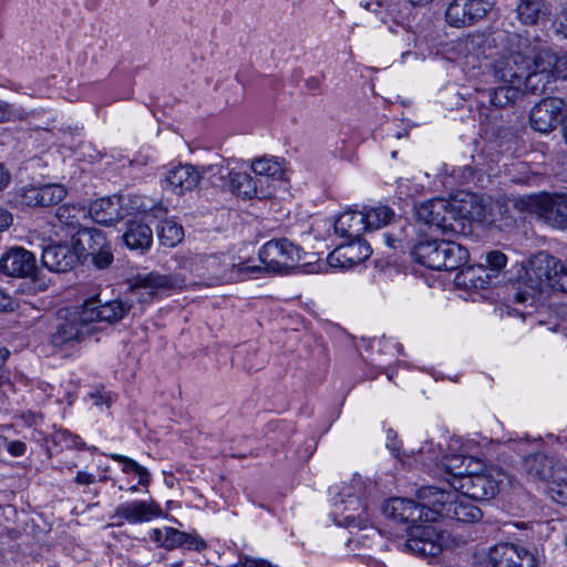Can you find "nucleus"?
I'll list each match as a JSON object with an SVG mask.
<instances>
[{
  "instance_id": "f8f14e48",
  "label": "nucleus",
  "mask_w": 567,
  "mask_h": 567,
  "mask_svg": "<svg viewBox=\"0 0 567 567\" xmlns=\"http://www.w3.org/2000/svg\"><path fill=\"white\" fill-rule=\"evenodd\" d=\"M166 214V210L156 207L150 213H137L135 218L126 221V230L123 234L125 245L130 249L147 250L153 243V233L150 224Z\"/></svg>"
},
{
  "instance_id": "79ce46f5",
  "label": "nucleus",
  "mask_w": 567,
  "mask_h": 567,
  "mask_svg": "<svg viewBox=\"0 0 567 567\" xmlns=\"http://www.w3.org/2000/svg\"><path fill=\"white\" fill-rule=\"evenodd\" d=\"M475 174L476 171L472 166L464 165L460 167H454L451 171L450 176L455 183L463 185L474 182Z\"/></svg>"
},
{
  "instance_id": "4d7b16f0",
  "label": "nucleus",
  "mask_w": 567,
  "mask_h": 567,
  "mask_svg": "<svg viewBox=\"0 0 567 567\" xmlns=\"http://www.w3.org/2000/svg\"><path fill=\"white\" fill-rule=\"evenodd\" d=\"M136 474L138 475V483L142 486H148L150 485L151 475H150L148 471L145 467L141 466L140 470L136 472Z\"/></svg>"
},
{
  "instance_id": "de8ad7c7",
  "label": "nucleus",
  "mask_w": 567,
  "mask_h": 567,
  "mask_svg": "<svg viewBox=\"0 0 567 567\" xmlns=\"http://www.w3.org/2000/svg\"><path fill=\"white\" fill-rule=\"evenodd\" d=\"M111 458L116 461V462L123 463V468L122 470H123L124 473H130V472L136 473L140 470V467L142 466L137 462H135L134 460L128 458V457H126L124 455L112 454Z\"/></svg>"
},
{
  "instance_id": "f3484780",
  "label": "nucleus",
  "mask_w": 567,
  "mask_h": 567,
  "mask_svg": "<svg viewBox=\"0 0 567 567\" xmlns=\"http://www.w3.org/2000/svg\"><path fill=\"white\" fill-rule=\"evenodd\" d=\"M491 9L486 0H452L445 11L450 25L460 28L473 24L482 19Z\"/></svg>"
},
{
  "instance_id": "a19ab883",
  "label": "nucleus",
  "mask_w": 567,
  "mask_h": 567,
  "mask_svg": "<svg viewBox=\"0 0 567 567\" xmlns=\"http://www.w3.org/2000/svg\"><path fill=\"white\" fill-rule=\"evenodd\" d=\"M39 188L42 207L55 205L66 196L65 187L60 184L44 185Z\"/></svg>"
},
{
  "instance_id": "3c124183",
  "label": "nucleus",
  "mask_w": 567,
  "mask_h": 567,
  "mask_svg": "<svg viewBox=\"0 0 567 567\" xmlns=\"http://www.w3.org/2000/svg\"><path fill=\"white\" fill-rule=\"evenodd\" d=\"M12 214L6 208L0 207V231L8 229L12 224Z\"/></svg>"
},
{
  "instance_id": "e433bc0d",
  "label": "nucleus",
  "mask_w": 567,
  "mask_h": 567,
  "mask_svg": "<svg viewBox=\"0 0 567 567\" xmlns=\"http://www.w3.org/2000/svg\"><path fill=\"white\" fill-rule=\"evenodd\" d=\"M159 244L167 248L177 246L184 239V228L171 219H163L156 225Z\"/></svg>"
},
{
  "instance_id": "2f4dec72",
  "label": "nucleus",
  "mask_w": 567,
  "mask_h": 567,
  "mask_svg": "<svg viewBox=\"0 0 567 567\" xmlns=\"http://www.w3.org/2000/svg\"><path fill=\"white\" fill-rule=\"evenodd\" d=\"M218 272L220 284H230L250 277H258L261 275V269L259 266L235 264L224 260L223 262H218Z\"/></svg>"
},
{
  "instance_id": "6ab92c4d",
  "label": "nucleus",
  "mask_w": 567,
  "mask_h": 567,
  "mask_svg": "<svg viewBox=\"0 0 567 567\" xmlns=\"http://www.w3.org/2000/svg\"><path fill=\"white\" fill-rule=\"evenodd\" d=\"M565 103L558 97H546L530 111V125L540 133L551 132L560 122Z\"/></svg>"
},
{
  "instance_id": "e2e57ef3",
  "label": "nucleus",
  "mask_w": 567,
  "mask_h": 567,
  "mask_svg": "<svg viewBox=\"0 0 567 567\" xmlns=\"http://www.w3.org/2000/svg\"><path fill=\"white\" fill-rule=\"evenodd\" d=\"M432 1L433 0H409L413 6H423Z\"/></svg>"
},
{
  "instance_id": "c03bdc74",
  "label": "nucleus",
  "mask_w": 567,
  "mask_h": 567,
  "mask_svg": "<svg viewBox=\"0 0 567 567\" xmlns=\"http://www.w3.org/2000/svg\"><path fill=\"white\" fill-rule=\"evenodd\" d=\"M92 261L99 269L107 268L113 261V254L111 251V246L109 243L105 244L99 252L93 254Z\"/></svg>"
},
{
  "instance_id": "a18cd8bd",
  "label": "nucleus",
  "mask_w": 567,
  "mask_h": 567,
  "mask_svg": "<svg viewBox=\"0 0 567 567\" xmlns=\"http://www.w3.org/2000/svg\"><path fill=\"white\" fill-rule=\"evenodd\" d=\"M22 204L30 207H42V202H40V188L39 187H28L22 189L21 194Z\"/></svg>"
},
{
  "instance_id": "cd10ccee",
  "label": "nucleus",
  "mask_w": 567,
  "mask_h": 567,
  "mask_svg": "<svg viewBox=\"0 0 567 567\" xmlns=\"http://www.w3.org/2000/svg\"><path fill=\"white\" fill-rule=\"evenodd\" d=\"M340 503L343 506L342 513L344 514V519L347 520L349 526H357L362 528L368 524V505L363 503L360 496L352 497V493L349 491H341Z\"/></svg>"
},
{
  "instance_id": "dca6fc26",
  "label": "nucleus",
  "mask_w": 567,
  "mask_h": 567,
  "mask_svg": "<svg viewBox=\"0 0 567 567\" xmlns=\"http://www.w3.org/2000/svg\"><path fill=\"white\" fill-rule=\"evenodd\" d=\"M491 567H537L535 555L524 546L514 543H501L487 554Z\"/></svg>"
},
{
  "instance_id": "774afa93",
  "label": "nucleus",
  "mask_w": 567,
  "mask_h": 567,
  "mask_svg": "<svg viewBox=\"0 0 567 567\" xmlns=\"http://www.w3.org/2000/svg\"><path fill=\"white\" fill-rule=\"evenodd\" d=\"M130 491H131L132 493H135V492L137 491V486H136V485H134V486L130 487Z\"/></svg>"
},
{
  "instance_id": "423d86ee",
  "label": "nucleus",
  "mask_w": 567,
  "mask_h": 567,
  "mask_svg": "<svg viewBox=\"0 0 567 567\" xmlns=\"http://www.w3.org/2000/svg\"><path fill=\"white\" fill-rule=\"evenodd\" d=\"M519 210L536 213L553 227L565 229L567 223V196L565 194H536L513 199Z\"/></svg>"
},
{
  "instance_id": "a211bd4d",
  "label": "nucleus",
  "mask_w": 567,
  "mask_h": 567,
  "mask_svg": "<svg viewBox=\"0 0 567 567\" xmlns=\"http://www.w3.org/2000/svg\"><path fill=\"white\" fill-rule=\"evenodd\" d=\"M0 270L7 276L34 278L38 271L34 255L22 248H10L0 259Z\"/></svg>"
},
{
  "instance_id": "4c0bfd02",
  "label": "nucleus",
  "mask_w": 567,
  "mask_h": 567,
  "mask_svg": "<svg viewBox=\"0 0 567 567\" xmlns=\"http://www.w3.org/2000/svg\"><path fill=\"white\" fill-rule=\"evenodd\" d=\"M251 169L255 173L256 177H252L254 179L262 178V188L267 192H270L268 187H265V184L268 185L271 177L276 175H281L282 167L280 164L268 157H260L255 159L251 163Z\"/></svg>"
},
{
  "instance_id": "680f3d73",
  "label": "nucleus",
  "mask_w": 567,
  "mask_h": 567,
  "mask_svg": "<svg viewBox=\"0 0 567 567\" xmlns=\"http://www.w3.org/2000/svg\"><path fill=\"white\" fill-rule=\"evenodd\" d=\"M384 236H385L386 245L389 247H395L396 239L393 236L389 235V234H385Z\"/></svg>"
},
{
  "instance_id": "b1692460",
  "label": "nucleus",
  "mask_w": 567,
  "mask_h": 567,
  "mask_svg": "<svg viewBox=\"0 0 567 567\" xmlns=\"http://www.w3.org/2000/svg\"><path fill=\"white\" fill-rule=\"evenodd\" d=\"M200 181V173L193 165L185 164L171 168L165 178L166 187L176 195L192 192Z\"/></svg>"
},
{
  "instance_id": "69168bd1",
  "label": "nucleus",
  "mask_w": 567,
  "mask_h": 567,
  "mask_svg": "<svg viewBox=\"0 0 567 567\" xmlns=\"http://www.w3.org/2000/svg\"><path fill=\"white\" fill-rule=\"evenodd\" d=\"M564 137H565V141L567 143V115H566V118H565V122H564Z\"/></svg>"
},
{
  "instance_id": "37998d69",
  "label": "nucleus",
  "mask_w": 567,
  "mask_h": 567,
  "mask_svg": "<svg viewBox=\"0 0 567 567\" xmlns=\"http://www.w3.org/2000/svg\"><path fill=\"white\" fill-rule=\"evenodd\" d=\"M486 264L489 270L499 272L507 264V257L499 250H492L486 254Z\"/></svg>"
},
{
  "instance_id": "f03ea898",
  "label": "nucleus",
  "mask_w": 567,
  "mask_h": 567,
  "mask_svg": "<svg viewBox=\"0 0 567 567\" xmlns=\"http://www.w3.org/2000/svg\"><path fill=\"white\" fill-rule=\"evenodd\" d=\"M511 42L516 47L497 58L492 65V74L497 83H512L523 86V78L530 69L534 49L528 38L514 34Z\"/></svg>"
},
{
  "instance_id": "0e129e2a",
  "label": "nucleus",
  "mask_w": 567,
  "mask_h": 567,
  "mask_svg": "<svg viewBox=\"0 0 567 567\" xmlns=\"http://www.w3.org/2000/svg\"><path fill=\"white\" fill-rule=\"evenodd\" d=\"M7 444V437L0 435V452L2 451V449H4Z\"/></svg>"
},
{
  "instance_id": "864d4df0",
  "label": "nucleus",
  "mask_w": 567,
  "mask_h": 567,
  "mask_svg": "<svg viewBox=\"0 0 567 567\" xmlns=\"http://www.w3.org/2000/svg\"><path fill=\"white\" fill-rule=\"evenodd\" d=\"M90 396L92 398L93 403L97 406L103 405V404H106V405L110 404V396L100 391L91 393Z\"/></svg>"
},
{
  "instance_id": "ddd939ff",
  "label": "nucleus",
  "mask_w": 567,
  "mask_h": 567,
  "mask_svg": "<svg viewBox=\"0 0 567 567\" xmlns=\"http://www.w3.org/2000/svg\"><path fill=\"white\" fill-rule=\"evenodd\" d=\"M450 485L473 501H488L498 492L499 481L492 473L482 472L457 474Z\"/></svg>"
},
{
  "instance_id": "ea45409f",
  "label": "nucleus",
  "mask_w": 567,
  "mask_h": 567,
  "mask_svg": "<svg viewBox=\"0 0 567 567\" xmlns=\"http://www.w3.org/2000/svg\"><path fill=\"white\" fill-rule=\"evenodd\" d=\"M363 216L368 230H372L388 225L393 219L394 212L388 206L379 205L363 212Z\"/></svg>"
},
{
  "instance_id": "6e6d98bb",
  "label": "nucleus",
  "mask_w": 567,
  "mask_h": 567,
  "mask_svg": "<svg viewBox=\"0 0 567 567\" xmlns=\"http://www.w3.org/2000/svg\"><path fill=\"white\" fill-rule=\"evenodd\" d=\"M9 350H7L6 348H0V383H2L7 379L4 373V363L9 357Z\"/></svg>"
},
{
  "instance_id": "39448f33",
  "label": "nucleus",
  "mask_w": 567,
  "mask_h": 567,
  "mask_svg": "<svg viewBox=\"0 0 567 567\" xmlns=\"http://www.w3.org/2000/svg\"><path fill=\"white\" fill-rule=\"evenodd\" d=\"M302 249L288 238H274L259 250L262 274H288L301 260Z\"/></svg>"
},
{
  "instance_id": "c9c22d12",
  "label": "nucleus",
  "mask_w": 567,
  "mask_h": 567,
  "mask_svg": "<svg viewBox=\"0 0 567 567\" xmlns=\"http://www.w3.org/2000/svg\"><path fill=\"white\" fill-rule=\"evenodd\" d=\"M55 217L61 226L78 231L83 228L82 220L86 218V210L80 205L65 204L56 208Z\"/></svg>"
},
{
  "instance_id": "f257e3e1",
  "label": "nucleus",
  "mask_w": 567,
  "mask_h": 567,
  "mask_svg": "<svg viewBox=\"0 0 567 567\" xmlns=\"http://www.w3.org/2000/svg\"><path fill=\"white\" fill-rule=\"evenodd\" d=\"M417 497L425 501L427 506H433L435 520L439 518L452 519L461 523H474L483 517L482 511L473 504V499L460 491L436 486H423L417 491Z\"/></svg>"
},
{
  "instance_id": "0eeeda50",
  "label": "nucleus",
  "mask_w": 567,
  "mask_h": 567,
  "mask_svg": "<svg viewBox=\"0 0 567 567\" xmlns=\"http://www.w3.org/2000/svg\"><path fill=\"white\" fill-rule=\"evenodd\" d=\"M455 210L451 202L437 198L422 203L416 209V217L420 221L434 227L443 235L465 234L461 219L454 217Z\"/></svg>"
},
{
  "instance_id": "5701e85b",
  "label": "nucleus",
  "mask_w": 567,
  "mask_h": 567,
  "mask_svg": "<svg viewBox=\"0 0 567 567\" xmlns=\"http://www.w3.org/2000/svg\"><path fill=\"white\" fill-rule=\"evenodd\" d=\"M162 515L159 505L154 501H134L118 505L114 518H122L131 524L150 522Z\"/></svg>"
},
{
  "instance_id": "2eb2a0df",
  "label": "nucleus",
  "mask_w": 567,
  "mask_h": 567,
  "mask_svg": "<svg viewBox=\"0 0 567 567\" xmlns=\"http://www.w3.org/2000/svg\"><path fill=\"white\" fill-rule=\"evenodd\" d=\"M443 535L431 525H414L408 530L404 547L421 557H435L443 549Z\"/></svg>"
},
{
  "instance_id": "1a4fd4ad",
  "label": "nucleus",
  "mask_w": 567,
  "mask_h": 567,
  "mask_svg": "<svg viewBox=\"0 0 567 567\" xmlns=\"http://www.w3.org/2000/svg\"><path fill=\"white\" fill-rule=\"evenodd\" d=\"M453 210H455L454 217L463 221L465 234L471 233V221L477 223H489L494 224L497 218L494 210L497 209L502 213L503 205L499 202L491 203L489 207L484 203L483 198L474 194H465L460 199L451 202Z\"/></svg>"
},
{
  "instance_id": "393cba45",
  "label": "nucleus",
  "mask_w": 567,
  "mask_h": 567,
  "mask_svg": "<svg viewBox=\"0 0 567 567\" xmlns=\"http://www.w3.org/2000/svg\"><path fill=\"white\" fill-rule=\"evenodd\" d=\"M89 214L95 223L111 226L124 218L125 210L122 207V198L113 196L94 200L90 205Z\"/></svg>"
},
{
  "instance_id": "6e6552de",
  "label": "nucleus",
  "mask_w": 567,
  "mask_h": 567,
  "mask_svg": "<svg viewBox=\"0 0 567 567\" xmlns=\"http://www.w3.org/2000/svg\"><path fill=\"white\" fill-rule=\"evenodd\" d=\"M530 69L523 78L524 89L533 94H542L557 78L555 69V53L545 48L533 47Z\"/></svg>"
},
{
  "instance_id": "473e14b6",
  "label": "nucleus",
  "mask_w": 567,
  "mask_h": 567,
  "mask_svg": "<svg viewBox=\"0 0 567 567\" xmlns=\"http://www.w3.org/2000/svg\"><path fill=\"white\" fill-rule=\"evenodd\" d=\"M163 547L166 549H174L177 547H185L187 549H195L200 551L206 548V543L190 534L181 532L173 527H164Z\"/></svg>"
},
{
  "instance_id": "412c9836",
  "label": "nucleus",
  "mask_w": 567,
  "mask_h": 567,
  "mask_svg": "<svg viewBox=\"0 0 567 567\" xmlns=\"http://www.w3.org/2000/svg\"><path fill=\"white\" fill-rule=\"evenodd\" d=\"M563 466L564 464L558 458L546 453L530 454L523 462V467L532 480L546 484Z\"/></svg>"
},
{
  "instance_id": "bb28decb",
  "label": "nucleus",
  "mask_w": 567,
  "mask_h": 567,
  "mask_svg": "<svg viewBox=\"0 0 567 567\" xmlns=\"http://www.w3.org/2000/svg\"><path fill=\"white\" fill-rule=\"evenodd\" d=\"M175 286V279L171 276L150 272L146 276L138 277L132 292L141 301L148 302L159 289H169Z\"/></svg>"
},
{
  "instance_id": "09e8293b",
  "label": "nucleus",
  "mask_w": 567,
  "mask_h": 567,
  "mask_svg": "<svg viewBox=\"0 0 567 567\" xmlns=\"http://www.w3.org/2000/svg\"><path fill=\"white\" fill-rule=\"evenodd\" d=\"M12 456H22L27 451V445L22 441H8L4 446Z\"/></svg>"
},
{
  "instance_id": "9d476101",
  "label": "nucleus",
  "mask_w": 567,
  "mask_h": 567,
  "mask_svg": "<svg viewBox=\"0 0 567 567\" xmlns=\"http://www.w3.org/2000/svg\"><path fill=\"white\" fill-rule=\"evenodd\" d=\"M94 331L95 328L90 324L87 318H84V311L81 307L69 312L65 318L60 319L51 333L50 340L54 347H69L82 342Z\"/></svg>"
},
{
  "instance_id": "338daca9",
  "label": "nucleus",
  "mask_w": 567,
  "mask_h": 567,
  "mask_svg": "<svg viewBox=\"0 0 567 567\" xmlns=\"http://www.w3.org/2000/svg\"><path fill=\"white\" fill-rule=\"evenodd\" d=\"M6 116V113L0 107V122Z\"/></svg>"
},
{
  "instance_id": "5fc2aeb1",
  "label": "nucleus",
  "mask_w": 567,
  "mask_h": 567,
  "mask_svg": "<svg viewBox=\"0 0 567 567\" xmlns=\"http://www.w3.org/2000/svg\"><path fill=\"white\" fill-rule=\"evenodd\" d=\"M12 298L2 290H0V311L12 310Z\"/></svg>"
},
{
  "instance_id": "603ef678",
  "label": "nucleus",
  "mask_w": 567,
  "mask_h": 567,
  "mask_svg": "<svg viewBox=\"0 0 567 567\" xmlns=\"http://www.w3.org/2000/svg\"><path fill=\"white\" fill-rule=\"evenodd\" d=\"M95 481V477L94 475L90 474V473H86V472H78L76 476H75V483L80 484V485H90L92 483H94Z\"/></svg>"
},
{
  "instance_id": "8fccbe9b",
  "label": "nucleus",
  "mask_w": 567,
  "mask_h": 567,
  "mask_svg": "<svg viewBox=\"0 0 567 567\" xmlns=\"http://www.w3.org/2000/svg\"><path fill=\"white\" fill-rule=\"evenodd\" d=\"M555 73L557 78L567 79V53L563 56H557L555 54Z\"/></svg>"
},
{
  "instance_id": "13d9d810",
  "label": "nucleus",
  "mask_w": 567,
  "mask_h": 567,
  "mask_svg": "<svg viewBox=\"0 0 567 567\" xmlns=\"http://www.w3.org/2000/svg\"><path fill=\"white\" fill-rule=\"evenodd\" d=\"M532 292L530 291H517L515 295H514V300L516 302H526L528 299H534V293L536 291H534L532 288H530Z\"/></svg>"
},
{
  "instance_id": "58836bf2",
  "label": "nucleus",
  "mask_w": 567,
  "mask_h": 567,
  "mask_svg": "<svg viewBox=\"0 0 567 567\" xmlns=\"http://www.w3.org/2000/svg\"><path fill=\"white\" fill-rule=\"evenodd\" d=\"M547 492L553 501L567 505V470L565 465L547 483Z\"/></svg>"
},
{
  "instance_id": "9b49d317",
  "label": "nucleus",
  "mask_w": 567,
  "mask_h": 567,
  "mask_svg": "<svg viewBox=\"0 0 567 567\" xmlns=\"http://www.w3.org/2000/svg\"><path fill=\"white\" fill-rule=\"evenodd\" d=\"M84 318L91 326L94 322H107L110 324L121 321L132 309V303L123 299L103 300L100 295L86 299L81 306Z\"/></svg>"
},
{
  "instance_id": "4be33fe9",
  "label": "nucleus",
  "mask_w": 567,
  "mask_h": 567,
  "mask_svg": "<svg viewBox=\"0 0 567 567\" xmlns=\"http://www.w3.org/2000/svg\"><path fill=\"white\" fill-rule=\"evenodd\" d=\"M78 261H80V258L75 249L66 244L49 245L42 251V264L50 271L66 272Z\"/></svg>"
},
{
  "instance_id": "052dcab7",
  "label": "nucleus",
  "mask_w": 567,
  "mask_h": 567,
  "mask_svg": "<svg viewBox=\"0 0 567 567\" xmlns=\"http://www.w3.org/2000/svg\"><path fill=\"white\" fill-rule=\"evenodd\" d=\"M152 539L163 547L164 528H155L152 533Z\"/></svg>"
},
{
  "instance_id": "bf43d9fd",
  "label": "nucleus",
  "mask_w": 567,
  "mask_h": 567,
  "mask_svg": "<svg viewBox=\"0 0 567 567\" xmlns=\"http://www.w3.org/2000/svg\"><path fill=\"white\" fill-rule=\"evenodd\" d=\"M10 182V175L4 169L3 165L0 164V190L4 188Z\"/></svg>"
},
{
  "instance_id": "c756f323",
  "label": "nucleus",
  "mask_w": 567,
  "mask_h": 567,
  "mask_svg": "<svg viewBox=\"0 0 567 567\" xmlns=\"http://www.w3.org/2000/svg\"><path fill=\"white\" fill-rule=\"evenodd\" d=\"M442 240L426 239L419 241L412 255L416 262L429 269L441 270Z\"/></svg>"
},
{
  "instance_id": "72a5a7b5",
  "label": "nucleus",
  "mask_w": 567,
  "mask_h": 567,
  "mask_svg": "<svg viewBox=\"0 0 567 567\" xmlns=\"http://www.w3.org/2000/svg\"><path fill=\"white\" fill-rule=\"evenodd\" d=\"M520 20L526 24H535L551 13L545 0H524L517 8Z\"/></svg>"
},
{
  "instance_id": "f704fd0d",
  "label": "nucleus",
  "mask_w": 567,
  "mask_h": 567,
  "mask_svg": "<svg viewBox=\"0 0 567 567\" xmlns=\"http://www.w3.org/2000/svg\"><path fill=\"white\" fill-rule=\"evenodd\" d=\"M523 94V86L512 83H498L489 92V101L497 107H506L514 104Z\"/></svg>"
},
{
  "instance_id": "20e7f679",
  "label": "nucleus",
  "mask_w": 567,
  "mask_h": 567,
  "mask_svg": "<svg viewBox=\"0 0 567 567\" xmlns=\"http://www.w3.org/2000/svg\"><path fill=\"white\" fill-rule=\"evenodd\" d=\"M529 288L540 291L544 285L554 290L567 293V264L560 259L540 251L529 259L526 270Z\"/></svg>"
},
{
  "instance_id": "4468645a",
  "label": "nucleus",
  "mask_w": 567,
  "mask_h": 567,
  "mask_svg": "<svg viewBox=\"0 0 567 567\" xmlns=\"http://www.w3.org/2000/svg\"><path fill=\"white\" fill-rule=\"evenodd\" d=\"M419 499L420 503L399 497L391 498L383 505V513L395 522H435L433 506H427L420 497Z\"/></svg>"
},
{
  "instance_id": "a878e982",
  "label": "nucleus",
  "mask_w": 567,
  "mask_h": 567,
  "mask_svg": "<svg viewBox=\"0 0 567 567\" xmlns=\"http://www.w3.org/2000/svg\"><path fill=\"white\" fill-rule=\"evenodd\" d=\"M106 243L104 233L96 228L83 227L72 237L73 248L80 260L99 252Z\"/></svg>"
},
{
  "instance_id": "7ed1b4c3",
  "label": "nucleus",
  "mask_w": 567,
  "mask_h": 567,
  "mask_svg": "<svg viewBox=\"0 0 567 567\" xmlns=\"http://www.w3.org/2000/svg\"><path fill=\"white\" fill-rule=\"evenodd\" d=\"M236 165L237 162L233 158L220 157L219 162L215 161V175L221 182L223 189H228L244 200L271 197V192L262 188V178L254 179L248 173L237 171Z\"/></svg>"
},
{
  "instance_id": "c85d7f7f",
  "label": "nucleus",
  "mask_w": 567,
  "mask_h": 567,
  "mask_svg": "<svg viewBox=\"0 0 567 567\" xmlns=\"http://www.w3.org/2000/svg\"><path fill=\"white\" fill-rule=\"evenodd\" d=\"M364 218L363 212L347 210L336 219L334 230L341 237L361 239L368 230Z\"/></svg>"
},
{
  "instance_id": "7c9ffc66",
  "label": "nucleus",
  "mask_w": 567,
  "mask_h": 567,
  "mask_svg": "<svg viewBox=\"0 0 567 567\" xmlns=\"http://www.w3.org/2000/svg\"><path fill=\"white\" fill-rule=\"evenodd\" d=\"M470 258L465 246L451 239L442 240L441 270L453 271L464 266Z\"/></svg>"
},
{
  "instance_id": "49530a36",
  "label": "nucleus",
  "mask_w": 567,
  "mask_h": 567,
  "mask_svg": "<svg viewBox=\"0 0 567 567\" xmlns=\"http://www.w3.org/2000/svg\"><path fill=\"white\" fill-rule=\"evenodd\" d=\"M346 489L352 493V497L360 496V498H363L367 493L365 482L362 477L355 475L352 477L350 484L342 488V491Z\"/></svg>"
},
{
  "instance_id": "aec40b11",
  "label": "nucleus",
  "mask_w": 567,
  "mask_h": 567,
  "mask_svg": "<svg viewBox=\"0 0 567 567\" xmlns=\"http://www.w3.org/2000/svg\"><path fill=\"white\" fill-rule=\"evenodd\" d=\"M372 254L369 244L362 239H351L339 245L329 254L327 261L329 266L348 269L361 264Z\"/></svg>"
}]
</instances>
